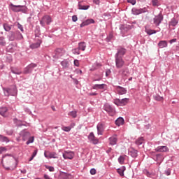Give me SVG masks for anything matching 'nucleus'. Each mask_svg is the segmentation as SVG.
<instances>
[{"mask_svg":"<svg viewBox=\"0 0 179 179\" xmlns=\"http://www.w3.org/2000/svg\"><path fill=\"white\" fill-rule=\"evenodd\" d=\"M45 169L49 170V171L54 172L55 171V169L53 166H45Z\"/></svg>","mask_w":179,"mask_h":179,"instance_id":"obj_50","label":"nucleus"},{"mask_svg":"<svg viewBox=\"0 0 179 179\" xmlns=\"http://www.w3.org/2000/svg\"><path fill=\"white\" fill-rule=\"evenodd\" d=\"M154 100L156 101H162L163 100V96H160L159 94L153 95Z\"/></svg>","mask_w":179,"mask_h":179,"instance_id":"obj_42","label":"nucleus"},{"mask_svg":"<svg viewBox=\"0 0 179 179\" xmlns=\"http://www.w3.org/2000/svg\"><path fill=\"white\" fill-rule=\"evenodd\" d=\"M164 173L166 174V176H170V174H171V169H168L164 171Z\"/></svg>","mask_w":179,"mask_h":179,"instance_id":"obj_58","label":"nucleus"},{"mask_svg":"<svg viewBox=\"0 0 179 179\" xmlns=\"http://www.w3.org/2000/svg\"><path fill=\"white\" fill-rule=\"evenodd\" d=\"M129 155L134 159H136V157H138V150H135L134 148H131L129 151Z\"/></svg>","mask_w":179,"mask_h":179,"instance_id":"obj_22","label":"nucleus"},{"mask_svg":"<svg viewBox=\"0 0 179 179\" xmlns=\"http://www.w3.org/2000/svg\"><path fill=\"white\" fill-rule=\"evenodd\" d=\"M3 29L6 31H10L12 26L9 25V24H3Z\"/></svg>","mask_w":179,"mask_h":179,"instance_id":"obj_40","label":"nucleus"},{"mask_svg":"<svg viewBox=\"0 0 179 179\" xmlns=\"http://www.w3.org/2000/svg\"><path fill=\"white\" fill-rule=\"evenodd\" d=\"M72 52L73 54L79 55L80 54V50L78 49V48H77L73 49Z\"/></svg>","mask_w":179,"mask_h":179,"instance_id":"obj_48","label":"nucleus"},{"mask_svg":"<svg viewBox=\"0 0 179 179\" xmlns=\"http://www.w3.org/2000/svg\"><path fill=\"white\" fill-rule=\"evenodd\" d=\"M125 162V157L124 156H120L118 158V162L120 164H124Z\"/></svg>","mask_w":179,"mask_h":179,"instance_id":"obj_44","label":"nucleus"},{"mask_svg":"<svg viewBox=\"0 0 179 179\" xmlns=\"http://www.w3.org/2000/svg\"><path fill=\"white\" fill-rule=\"evenodd\" d=\"M97 134L103 135V132H104V124L99 123L96 126Z\"/></svg>","mask_w":179,"mask_h":179,"instance_id":"obj_18","label":"nucleus"},{"mask_svg":"<svg viewBox=\"0 0 179 179\" xmlns=\"http://www.w3.org/2000/svg\"><path fill=\"white\" fill-rule=\"evenodd\" d=\"M91 141L94 145H97V143H99V139H97L96 137L94 138L93 140H91Z\"/></svg>","mask_w":179,"mask_h":179,"instance_id":"obj_55","label":"nucleus"},{"mask_svg":"<svg viewBox=\"0 0 179 179\" xmlns=\"http://www.w3.org/2000/svg\"><path fill=\"white\" fill-rule=\"evenodd\" d=\"M164 19V17L163 16V14L160 13L159 14L154 17L152 20L153 24H155L156 27H159V26L162 24V22H163Z\"/></svg>","mask_w":179,"mask_h":179,"instance_id":"obj_4","label":"nucleus"},{"mask_svg":"<svg viewBox=\"0 0 179 179\" xmlns=\"http://www.w3.org/2000/svg\"><path fill=\"white\" fill-rule=\"evenodd\" d=\"M152 6H157L159 3V0H152Z\"/></svg>","mask_w":179,"mask_h":179,"instance_id":"obj_56","label":"nucleus"},{"mask_svg":"<svg viewBox=\"0 0 179 179\" xmlns=\"http://www.w3.org/2000/svg\"><path fill=\"white\" fill-rule=\"evenodd\" d=\"M75 154H73V152L71 151H66L65 153L63 154L64 159H69V160H72Z\"/></svg>","mask_w":179,"mask_h":179,"instance_id":"obj_16","label":"nucleus"},{"mask_svg":"<svg viewBox=\"0 0 179 179\" xmlns=\"http://www.w3.org/2000/svg\"><path fill=\"white\" fill-rule=\"evenodd\" d=\"M149 13V10H148L146 7H144L143 8H133L131 9V13L135 16H138V15H141V13Z\"/></svg>","mask_w":179,"mask_h":179,"instance_id":"obj_6","label":"nucleus"},{"mask_svg":"<svg viewBox=\"0 0 179 179\" xmlns=\"http://www.w3.org/2000/svg\"><path fill=\"white\" fill-rule=\"evenodd\" d=\"M113 38H114V35L113 34V33H110L106 40L108 43H110V41H111V39Z\"/></svg>","mask_w":179,"mask_h":179,"instance_id":"obj_47","label":"nucleus"},{"mask_svg":"<svg viewBox=\"0 0 179 179\" xmlns=\"http://www.w3.org/2000/svg\"><path fill=\"white\" fill-rule=\"evenodd\" d=\"M8 107L6 106H3L0 108V115L2 117H8Z\"/></svg>","mask_w":179,"mask_h":179,"instance_id":"obj_20","label":"nucleus"},{"mask_svg":"<svg viewBox=\"0 0 179 179\" xmlns=\"http://www.w3.org/2000/svg\"><path fill=\"white\" fill-rule=\"evenodd\" d=\"M85 22H87V24L89 25V24H92L94 23V20L88 19V20H85Z\"/></svg>","mask_w":179,"mask_h":179,"instance_id":"obj_54","label":"nucleus"},{"mask_svg":"<svg viewBox=\"0 0 179 179\" xmlns=\"http://www.w3.org/2000/svg\"><path fill=\"white\" fill-rule=\"evenodd\" d=\"M178 24V21L175 17L172 18L169 22V26H173V27L177 26Z\"/></svg>","mask_w":179,"mask_h":179,"instance_id":"obj_30","label":"nucleus"},{"mask_svg":"<svg viewBox=\"0 0 179 179\" xmlns=\"http://www.w3.org/2000/svg\"><path fill=\"white\" fill-rule=\"evenodd\" d=\"M20 138H22L24 142H25V141H27L26 143L27 145H30V143H33V142H34V137H31L30 132H29L26 129H24L20 132Z\"/></svg>","mask_w":179,"mask_h":179,"instance_id":"obj_1","label":"nucleus"},{"mask_svg":"<svg viewBox=\"0 0 179 179\" xmlns=\"http://www.w3.org/2000/svg\"><path fill=\"white\" fill-rule=\"evenodd\" d=\"M12 73H14L15 75H22V71L17 69V68H10Z\"/></svg>","mask_w":179,"mask_h":179,"instance_id":"obj_32","label":"nucleus"},{"mask_svg":"<svg viewBox=\"0 0 179 179\" xmlns=\"http://www.w3.org/2000/svg\"><path fill=\"white\" fill-rule=\"evenodd\" d=\"M62 131H64V132H69L71 131V127H62Z\"/></svg>","mask_w":179,"mask_h":179,"instance_id":"obj_51","label":"nucleus"},{"mask_svg":"<svg viewBox=\"0 0 179 179\" xmlns=\"http://www.w3.org/2000/svg\"><path fill=\"white\" fill-rule=\"evenodd\" d=\"M35 37L37 38V37H40V28H36L35 29Z\"/></svg>","mask_w":179,"mask_h":179,"instance_id":"obj_49","label":"nucleus"},{"mask_svg":"<svg viewBox=\"0 0 179 179\" xmlns=\"http://www.w3.org/2000/svg\"><path fill=\"white\" fill-rule=\"evenodd\" d=\"M116 92L117 93V94H120V96H122V94H127V89H125L124 87H122L121 86H116Z\"/></svg>","mask_w":179,"mask_h":179,"instance_id":"obj_14","label":"nucleus"},{"mask_svg":"<svg viewBox=\"0 0 179 179\" xmlns=\"http://www.w3.org/2000/svg\"><path fill=\"white\" fill-rule=\"evenodd\" d=\"M103 110L106 111V113H108L110 115H114V113H115V110L113 109V106L108 103H106L103 106Z\"/></svg>","mask_w":179,"mask_h":179,"instance_id":"obj_12","label":"nucleus"},{"mask_svg":"<svg viewBox=\"0 0 179 179\" xmlns=\"http://www.w3.org/2000/svg\"><path fill=\"white\" fill-rule=\"evenodd\" d=\"M155 151L159 152L161 153H164L169 151V147L166 145L158 146L155 148Z\"/></svg>","mask_w":179,"mask_h":179,"instance_id":"obj_15","label":"nucleus"},{"mask_svg":"<svg viewBox=\"0 0 179 179\" xmlns=\"http://www.w3.org/2000/svg\"><path fill=\"white\" fill-rule=\"evenodd\" d=\"M94 138H96V136H94V134L93 132H91L90 134V135L88 136V139L90 141H92L94 139Z\"/></svg>","mask_w":179,"mask_h":179,"instance_id":"obj_53","label":"nucleus"},{"mask_svg":"<svg viewBox=\"0 0 179 179\" xmlns=\"http://www.w3.org/2000/svg\"><path fill=\"white\" fill-rule=\"evenodd\" d=\"M115 125H117V127H121V125H124V118L122 117H118L115 120Z\"/></svg>","mask_w":179,"mask_h":179,"instance_id":"obj_24","label":"nucleus"},{"mask_svg":"<svg viewBox=\"0 0 179 179\" xmlns=\"http://www.w3.org/2000/svg\"><path fill=\"white\" fill-rule=\"evenodd\" d=\"M144 143H145V139L143 138V137H139L135 141V144L137 146H141V145H143Z\"/></svg>","mask_w":179,"mask_h":179,"instance_id":"obj_26","label":"nucleus"},{"mask_svg":"<svg viewBox=\"0 0 179 179\" xmlns=\"http://www.w3.org/2000/svg\"><path fill=\"white\" fill-rule=\"evenodd\" d=\"M96 169L94 168L91 169L90 170V174H92V176H94V174H96Z\"/></svg>","mask_w":179,"mask_h":179,"instance_id":"obj_60","label":"nucleus"},{"mask_svg":"<svg viewBox=\"0 0 179 179\" xmlns=\"http://www.w3.org/2000/svg\"><path fill=\"white\" fill-rule=\"evenodd\" d=\"M74 65H75V66H79V60L75 59L74 60Z\"/></svg>","mask_w":179,"mask_h":179,"instance_id":"obj_63","label":"nucleus"},{"mask_svg":"<svg viewBox=\"0 0 179 179\" xmlns=\"http://www.w3.org/2000/svg\"><path fill=\"white\" fill-rule=\"evenodd\" d=\"M125 171V166H122V168L117 169V172L121 177L124 176V172Z\"/></svg>","mask_w":179,"mask_h":179,"instance_id":"obj_36","label":"nucleus"},{"mask_svg":"<svg viewBox=\"0 0 179 179\" xmlns=\"http://www.w3.org/2000/svg\"><path fill=\"white\" fill-rule=\"evenodd\" d=\"M72 21H73V22H78V16H76V15H73V16H72Z\"/></svg>","mask_w":179,"mask_h":179,"instance_id":"obj_62","label":"nucleus"},{"mask_svg":"<svg viewBox=\"0 0 179 179\" xmlns=\"http://www.w3.org/2000/svg\"><path fill=\"white\" fill-rule=\"evenodd\" d=\"M117 141H118V138H117L116 135H114L109 138L110 145H112V146H114V145H117Z\"/></svg>","mask_w":179,"mask_h":179,"instance_id":"obj_23","label":"nucleus"},{"mask_svg":"<svg viewBox=\"0 0 179 179\" xmlns=\"http://www.w3.org/2000/svg\"><path fill=\"white\" fill-rule=\"evenodd\" d=\"M125 54H127V50L124 48H122V46H119L117 48V53L115 55V57L122 58Z\"/></svg>","mask_w":179,"mask_h":179,"instance_id":"obj_8","label":"nucleus"},{"mask_svg":"<svg viewBox=\"0 0 179 179\" xmlns=\"http://www.w3.org/2000/svg\"><path fill=\"white\" fill-rule=\"evenodd\" d=\"M15 36H17V38L18 40H22L23 38V35H22V34L20 33V31H16L15 32H14Z\"/></svg>","mask_w":179,"mask_h":179,"instance_id":"obj_43","label":"nucleus"},{"mask_svg":"<svg viewBox=\"0 0 179 179\" xmlns=\"http://www.w3.org/2000/svg\"><path fill=\"white\" fill-rule=\"evenodd\" d=\"M61 65L64 69H66L69 68V61H68L67 59H64L61 62Z\"/></svg>","mask_w":179,"mask_h":179,"instance_id":"obj_25","label":"nucleus"},{"mask_svg":"<svg viewBox=\"0 0 179 179\" xmlns=\"http://www.w3.org/2000/svg\"><path fill=\"white\" fill-rule=\"evenodd\" d=\"M41 43H43V41L41 39L36 38V43L30 45V48H31L32 50L38 48L40 45H41Z\"/></svg>","mask_w":179,"mask_h":179,"instance_id":"obj_19","label":"nucleus"},{"mask_svg":"<svg viewBox=\"0 0 179 179\" xmlns=\"http://www.w3.org/2000/svg\"><path fill=\"white\" fill-rule=\"evenodd\" d=\"M44 156L46 157V159H58V157L57 156V153L55 152H44Z\"/></svg>","mask_w":179,"mask_h":179,"instance_id":"obj_13","label":"nucleus"},{"mask_svg":"<svg viewBox=\"0 0 179 179\" xmlns=\"http://www.w3.org/2000/svg\"><path fill=\"white\" fill-rule=\"evenodd\" d=\"M5 96H16L17 94V88L16 85H12L8 88H3Z\"/></svg>","mask_w":179,"mask_h":179,"instance_id":"obj_2","label":"nucleus"},{"mask_svg":"<svg viewBox=\"0 0 179 179\" xmlns=\"http://www.w3.org/2000/svg\"><path fill=\"white\" fill-rule=\"evenodd\" d=\"M10 6L13 12H22V13H26V12H27V7L25 6L10 4Z\"/></svg>","mask_w":179,"mask_h":179,"instance_id":"obj_5","label":"nucleus"},{"mask_svg":"<svg viewBox=\"0 0 179 179\" xmlns=\"http://www.w3.org/2000/svg\"><path fill=\"white\" fill-rule=\"evenodd\" d=\"M128 3H131V5H136V0H127Z\"/></svg>","mask_w":179,"mask_h":179,"instance_id":"obj_57","label":"nucleus"},{"mask_svg":"<svg viewBox=\"0 0 179 179\" xmlns=\"http://www.w3.org/2000/svg\"><path fill=\"white\" fill-rule=\"evenodd\" d=\"M60 176L63 179H68V178H69V177H71V174H69L68 173L63 172V171H60Z\"/></svg>","mask_w":179,"mask_h":179,"instance_id":"obj_33","label":"nucleus"},{"mask_svg":"<svg viewBox=\"0 0 179 179\" xmlns=\"http://www.w3.org/2000/svg\"><path fill=\"white\" fill-rule=\"evenodd\" d=\"M119 73L122 76V78H127L129 76V73L127 70L122 69L119 71Z\"/></svg>","mask_w":179,"mask_h":179,"instance_id":"obj_31","label":"nucleus"},{"mask_svg":"<svg viewBox=\"0 0 179 179\" xmlns=\"http://www.w3.org/2000/svg\"><path fill=\"white\" fill-rule=\"evenodd\" d=\"M115 61L116 68H117L118 69L122 68V66H124V65L125 64V62L124 61V59H122V57H115Z\"/></svg>","mask_w":179,"mask_h":179,"instance_id":"obj_9","label":"nucleus"},{"mask_svg":"<svg viewBox=\"0 0 179 179\" xmlns=\"http://www.w3.org/2000/svg\"><path fill=\"white\" fill-rule=\"evenodd\" d=\"M78 48L80 51H85V50H86V43L85 42L79 43Z\"/></svg>","mask_w":179,"mask_h":179,"instance_id":"obj_28","label":"nucleus"},{"mask_svg":"<svg viewBox=\"0 0 179 179\" xmlns=\"http://www.w3.org/2000/svg\"><path fill=\"white\" fill-rule=\"evenodd\" d=\"M10 163L13 165L10 166V167L6 168V170H15V169H16V166H17L16 161H15V159H12L10 160Z\"/></svg>","mask_w":179,"mask_h":179,"instance_id":"obj_27","label":"nucleus"},{"mask_svg":"<svg viewBox=\"0 0 179 179\" xmlns=\"http://www.w3.org/2000/svg\"><path fill=\"white\" fill-rule=\"evenodd\" d=\"M131 29H132V27L128 24H121L120 26V30L122 36H124V34H127V33H128V31L131 30Z\"/></svg>","mask_w":179,"mask_h":179,"instance_id":"obj_11","label":"nucleus"},{"mask_svg":"<svg viewBox=\"0 0 179 179\" xmlns=\"http://www.w3.org/2000/svg\"><path fill=\"white\" fill-rule=\"evenodd\" d=\"M38 150H34V152H33V154H32V157H36V156H37V153H38Z\"/></svg>","mask_w":179,"mask_h":179,"instance_id":"obj_61","label":"nucleus"},{"mask_svg":"<svg viewBox=\"0 0 179 179\" xmlns=\"http://www.w3.org/2000/svg\"><path fill=\"white\" fill-rule=\"evenodd\" d=\"M78 7L80 10H87V9L90 8V6L89 5L86 6L85 5V3L83 1H79L78 4Z\"/></svg>","mask_w":179,"mask_h":179,"instance_id":"obj_17","label":"nucleus"},{"mask_svg":"<svg viewBox=\"0 0 179 179\" xmlns=\"http://www.w3.org/2000/svg\"><path fill=\"white\" fill-rule=\"evenodd\" d=\"M145 33H147L148 36H152V34H156L157 33V31L150 29H145Z\"/></svg>","mask_w":179,"mask_h":179,"instance_id":"obj_34","label":"nucleus"},{"mask_svg":"<svg viewBox=\"0 0 179 179\" xmlns=\"http://www.w3.org/2000/svg\"><path fill=\"white\" fill-rule=\"evenodd\" d=\"M17 29H20L22 33H24V29H23V25L20 24V23H17Z\"/></svg>","mask_w":179,"mask_h":179,"instance_id":"obj_52","label":"nucleus"},{"mask_svg":"<svg viewBox=\"0 0 179 179\" xmlns=\"http://www.w3.org/2000/svg\"><path fill=\"white\" fill-rule=\"evenodd\" d=\"M51 22H52V20L50 15H44L40 21V24L42 27H44L45 26V23L46 24H50Z\"/></svg>","mask_w":179,"mask_h":179,"instance_id":"obj_7","label":"nucleus"},{"mask_svg":"<svg viewBox=\"0 0 179 179\" xmlns=\"http://www.w3.org/2000/svg\"><path fill=\"white\" fill-rule=\"evenodd\" d=\"M64 54H65V50L62 48H57L56 49L55 52V55H53L52 57L55 59H58V58H61V57H62V55H64Z\"/></svg>","mask_w":179,"mask_h":179,"instance_id":"obj_10","label":"nucleus"},{"mask_svg":"<svg viewBox=\"0 0 179 179\" xmlns=\"http://www.w3.org/2000/svg\"><path fill=\"white\" fill-rule=\"evenodd\" d=\"M85 26H89V24H87V21L83 22L80 24V27H85Z\"/></svg>","mask_w":179,"mask_h":179,"instance_id":"obj_59","label":"nucleus"},{"mask_svg":"<svg viewBox=\"0 0 179 179\" xmlns=\"http://www.w3.org/2000/svg\"><path fill=\"white\" fill-rule=\"evenodd\" d=\"M0 45L1 47H5V45H6V41L5 40V37L3 36L0 37Z\"/></svg>","mask_w":179,"mask_h":179,"instance_id":"obj_37","label":"nucleus"},{"mask_svg":"<svg viewBox=\"0 0 179 179\" xmlns=\"http://www.w3.org/2000/svg\"><path fill=\"white\" fill-rule=\"evenodd\" d=\"M128 101H129V99L128 98L120 99V106H127V104H128Z\"/></svg>","mask_w":179,"mask_h":179,"instance_id":"obj_35","label":"nucleus"},{"mask_svg":"<svg viewBox=\"0 0 179 179\" xmlns=\"http://www.w3.org/2000/svg\"><path fill=\"white\" fill-rule=\"evenodd\" d=\"M36 68H37V64L31 63L27 66L24 68L22 73H24V75H29L30 73H32L33 71H34V69H36Z\"/></svg>","mask_w":179,"mask_h":179,"instance_id":"obj_3","label":"nucleus"},{"mask_svg":"<svg viewBox=\"0 0 179 179\" xmlns=\"http://www.w3.org/2000/svg\"><path fill=\"white\" fill-rule=\"evenodd\" d=\"M114 104H115L117 106H121V99H115L113 100Z\"/></svg>","mask_w":179,"mask_h":179,"instance_id":"obj_46","label":"nucleus"},{"mask_svg":"<svg viewBox=\"0 0 179 179\" xmlns=\"http://www.w3.org/2000/svg\"><path fill=\"white\" fill-rule=\"evenodd\" d=\"M0 140L1 141V142H6V143L9 142V138L2 135H0Z\"/></svg>","mask_w":179,"mask_h":179,"instance_id":"obj_45","label":"nucleus"},{"mask_svg":"<svg viewBox=\"0 0 179 179\" xmlns=\"http://www.w3.org/2000/svg\"><path fill=\"white\" fill-rule=\"evenodd\" d=\"M106 86H107L106 84H95L92 86V89L94 90H103L106 89Z\"/></svg>","mask_w":179,"mask_h":179,"instance_id":"obj_21","label":"nucleus"},{"mask_svg":"<svg viewBox=\"0 0 179 179\" xmlns=\"http://www.w3.org/2000/svg\"><path fill=\"white\" fill-rule=\"evenodd\" d=\"M43 177H44L45 179H52V178L50 177V176H48V175H47V174H45Z\"/></svg>","mask_w":179,"mask_h":179,"instance_id":"obj_64","label":"nucleus"},{"mask_svg":"<svg viewBox=\"0 0 179 179\" xmlns=\"http://www.w3.org/2000/svg\"><path fill=\"white\" fill-rule=\"evenodd\" d=\"M69 115H70V117H72V118H76V117H78V112H76V110H73L69 113Z\"/></svg>","mask_w":179,"mask_h":179,"instance_id":"obj_39","label":"nucleus"},{"mask_svg":"<svg viewBox=\"0 0 179 179\" xmlns=\"http://www.w3.org/2000/svg\"><path fill=\"white\" fill-rule=\"evenodd\" d=\"M167 41H160L158 43V47L159 48H166L167 47Z\"/></svg>","mask_w":179,"mask_h":179,"instance_id":"obj_29","label":"nucleus"},{"mask_svg":"<svg viewBox=\"0 0 179 179\" xmlns=\"http://www.w3.org/2000/svg\"><path fill=\"white\" fill-rule=\"evenodd\" d=\"M15 34L13 31H10V36H8V40L10 41H15Z\"/></svg>","mask_w":179,"mask_h":179,"instance_id":"obj_38","label":"nucleus"},{"mask_svg":"<svg viewBox=\"0 0 179 179\" xmlns=\"http://www.w3.org/2000/svg\"><path fill=\"white\" fill-rule=\"evenodd\" d=\"M13 61V58L12 57V55H7L6 57V62H8V64H10Z\"/></svg>","mask_w":179,"mask_h":179,"instance_id":"obj_41","label":"nucleus"}]
</instances>
